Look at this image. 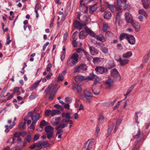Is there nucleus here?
I'll return each instance as SVG.
<instances>
[{
	"label": "nucleus",
	"instance_id": "52",
	"mask_svg": "<svg viewBox=\"0 0 150 150\" xmlns=\"http://www.w3.org/2000/svg\"><path fill=\"white\" fill-rule=\"evenodd\" d=\"M54 107L55 108L60 109L61 110L63 111V108L62 106L59 105L58 104H56L54 105Z\"/></svg>",
	"mask_w": 150,
	"mask_h": 150
},
{
	"label": "nucleus",
	"instance_id": "51",
	"mask_svg": "<svg viewBox=\"0 0 150 150\" xmlns=\"http://www.w3.org/2000/svg\"><path fill=\"white\" fill-rule=\"evenodd\" d=\"M140 131L139 129V130L138 131V132L135 135V137H134L136 139H138L140 137Z\"/></svg>",
	"mask_w": 150,
	"mask_h": 150
},
{
	"label": "nucleus",
	"instance_id": "16",
	"mask_svg": "<svg viewBox=\"0 0 150 150\" xmlns=\"http://www.w3.org/2000/svg\"><path fill=\"white\" fill-rule=\"evenodd\" d=\"M131 24L133 27L134 28L135 31L136 32H138L141 28V25L135 21H133Z\"/></svg>",
	"mask_w": 150,
	"mask_h": 150
},
{
	"label": "nucleus",
	"instance_id": "15",
	"mask_svg": "<svg viewBox=\"0 0 150 150\" xmlns=\"http://www.w3.org/2000/svg\"><path fill=\"white\" fill-rule=\"evenodd\" d=\"M127 37V40L130 44L132 45L135 44V39L132 35H129Z\"/></svg>",
	"mask_w": 150,
	"mask_h": 150
},
{
	"label": "nucleus",
	"instance_id": "4",
	"mask_svg": "<svg viewBox=\"0 0 150 150\" xmlns=\"http://www.w3.org/2000/svg\"><path fill=\"white\" fill-rule=\"evenodd\" d=\"M54 130V128L51 126H47L45 127V131L47 133L48 139H50L52 137Z\"/></svg>",
	"mask_w": 150,
	"mask_h": 150
},
{
	"label": "nucleus",
	"instance_id": "23",
	"mask_svg": "<svg viewBox=\"0 0 150 150\" xmlns=\"http://www.w3.org/2000/svg\"><path fill=\"white\" fill-rule=\"evenodd\" d=\"M96 38L102 42H105L106 41L105 39L104 36L101 34H100L96 36Z\"/></svg>",
	"mask_w": 150,
	"mask_h": 150
},
{
	"label": "nucleus",
	"instance_id": "50",
	"mask_svg": "<svg viewBox=\"0 0 150 150\" xmlns=\"http://www.w3.org/2000/svg\"><path fill=\"white\" fill-rule=\"evenodd\" d=\"M105 105L107 106H112L114 105V102H108L105 103Z\"/></svg>",
	"mask_w": 150,
	"mask_h": 150
},
{
	"label": "nucleus",
	"instance_id": "32",
	"mask_svg": "<svg viewBox=\"0 0 150 150\" xmlns=\"http://www.w3.org/2000/svg\"><path fill=\"white\" fill-rule=\"evenodd\" d=\"M62 122L64 123H66L67 125V124H72L73 123V122L72 120H70L69 119L67 120L65 119L62 120Z\"/></svg>",
	"mask_w": 150,
	"mask_h": 150
},
{
	"label": "nucleus",
	"instance_id": "3",
	"mask_svg": "<svg viewBox=\"0 0 150 150\" xmlns=\"http://www.w3.org/2000/svg\"><path fill=\"white\" fill-rule=\"evenodd\" d=\"M111 76L115 81H120L121 76L118 72L116 69H112L110 71Z\"/></svg>",
	"mask_w": 150,
	"mask_h": 150
},
{
	"label": "nucleus",
	"instance_id": "21",
	"mask_svg": "<svg viewBox=\"0 0 150 150\" xmlns=\"http://www.w3.org/2000/svg\"><path fill=\"white\" fill-rule=\"evenodd\" d=\"M145 8L148 9L150 7V1L149 0L142 2Z\"/></svg>",
	"mask_w": 150,
	"mask_h": 150
},
{
	"label": "nucleus",
	"instance_id": "6",
	"mask_svg": "<svg viewBox=\"0 0 150 150\" xmlns=\"http://www.w3.org/2000/svg\"><path fill=\"white\" fill-rule=\"evenodd\" d=\"M86 24L84 23H82L75 21L74 23V26L79 30H81L83 27L85 26Z\"/></svg>",
	"mask_w": 150,
	"mask_h": 150
},
{
	"label": "nucleus",
	"instance_id": "8",
	"mask_svg": "<svg viewBox=\"0 0 150 150\" xmlns=\"http://www.w3.org/2000/svg\"><path fill=\"white\" fill-rule=\"evenodd\" d=\"M124 15L125 21L127 23H131L134 21L133 17L132 15L129 13H125Z\"/></svg>",
	"mask_w": 150,
	"mask_h": 150
},
{
	"label": "nucleus",
	"instance_id": "37",
	"mask_svg": "<svg viewBox=\"0 0 150 150\" xmlns=\"http://www.w3.org/2000/svg\"><path fill=\"white\" fill-rule=\"evenodd\" d=\"M93 144V142L92 140L89 142L88 146L87 148V150H90L92 147Z\"/></svg>",
	"mask_w": 150,
	"mask_h": 150
},
{
	"label": "nucleus",
	"instance_id": "56",
	"mask_svg": "<svg viewBox=\"0 0 150 150\" xmlns=\"http://www.w3.org/2000/svg\"><path fill=\"white\" fill-rule=\"evenodd\" d=\"M100 58L99 57H95L93 59V62L94 63L99 62L100 61Z\"/></svg>",
	"mask_w": 150,
	"mask_h": 150
},
{
	"label": "nucleus",
	"instance_id": "12",
	"mask_svg": "<svg viewBox=\"0 0 150 150\" xmlns=\"http://www.w3.org/2000/svg\"><path fill=\"white\" fill-rule=\"evenodd\" d=\"M96 72L98 74H102L107 72V69L104 67H97L95 69Z\"/></svg>",
	"mask_w": 150,
	"mask_h": 150
},
{
	"label": "nucleus",
	"instance_id": "60",
	"mask_svg": "<svg viewBox=\"0 0 150 150\" xmlns=\"http://www.w3.org/2000/svg\"><path fill=\"white\" fill-rule=\"evenodd\" d=\"M64 79V77L63 76L61 75H60L58 77L57 80L58 81H62Z\"/></svg>",
	"mask_w": 150,
	"mask_h": 150
},
{
	"label": "nucleus",
	"instance_id": "14",
	"mask_svg": "<svg viewBox=\"0 0 150 150\" xmlns=\"http://www.w3.org/2000/svg\"><path fill=\"white\" fill-rule=\"evenodd\" d=\"M89 51L91 54L92 55H96L98 53V51L93 47L88 45Z\"/></svg>",
	"mask_w": 150,
	"mask_h": 150
},
{
	"label": "nucleus",
	"instance_id": "13",
	"mask_svg": "<svg viewBox=\"0 0 150 150\" xmlns=\"http://www.w3.org/2000/svg\"><path fill=\"white\" fill-rule=\"evenodd\" d=\"M85 97L87 101L90 103L91 101V98L92 97L91 93L88 91H84Z\"/></svg>",
	"mask_w": 150,
	"mask_h": 150
},
{
	"label": "nucleus",
	"instance_id": "64",
	"mask_svg": "<svg viewBox=\"0 0 150 150\" xmlns=\"http://www.w3.org/2000/svg\"><path fill=\"white\" fill-rule=\"evenodd\" d=\"M117 47L118 49L120 50H122L123 49V47L121 44H119L117 45Z\"/></svg>",
	"mask_w": 150,
	"mask_h": 150
},
{
	"label": "nucleus",
	"instance_id": "40",
	"mask_svg": "<svg viewBox=\"0 0 150 150\" xmlns=\"http://www.w3.org/2000/svg\"><path fill=\"white\" fill-rule=\"evenodd\" d=\"M48 125V122H46L44 120H42L40 122V125L42 127Z\"/></svg>",
	"mask_w": 150,
	"mask_h": 150
},
{
	"label": "nucleus",
	"instance_id": "47",
	"mask_svg": "<svg viewBox=\"0 0 150 150\" xmlns=\"http://www.w3.org/2000/svg\"><path fill=\"white\" fill-rule=\"evenodd\" d=\"M101 50L105 54H107L109 52L108 49L106 47H102Z\"/></svg>",
	"mask_w": 150,
	"mask_h": 150
},
{
	"label": "nucleus",
	"instance_id": "61",
	"mask_svg": "<svg viewBox=\"0 0 150 150\" xmlns=\"http://www.w3.org/2000/svg\"><path fill=\"white\" fill-rule=\"evenodd\" d=\"M37 96V95L35 94L34 95H31L29 97V99L30 100H33Z\"/></svg>",
	"mask_w": 150,
	"mask_h": 150
},
{
	"label": "nucleus",
	"instance_id": "26",
	"mask_svg": "<svg viewBox=\"0 0 150 150\" xmlns=\"http://www.w3.org/2000/svg\"><path fill=\"white\" fill-rule=\"evenodd\" d=\"M74 79L75 81L77 83L79 81L83 80L85 79V78L82 76L79 75L75 77Z\"/></svg>",
	"mask_w": 150,
	"mask_h": 150
},
{
	"label": "nucleus",
	"instance_id": "5",
	"mask_svg": "<svg viewBox=\"0 0 150 150\" xmlns=\"http://www.w3.org/2000/svg\"><path fill=\"white\" fill-rule=\"evenodd\" d=\"M88 79L91 80H94V82L93 84V88L94 87V86L96 85V84L98 83L100 81V79L96 76L94 74H91L88 76Z\"/></svg>",
	"mask_w": 150,
	"mask_h": 150
},
{
	"label": "nucleus",
	"instance_id": "58",
	"mask_svg": "<svg viewBox=\"0 0 150 150\" xmlns=\"http://www.w3.org/2000/svg\"><path fill=\"white\" fill-rule=\"evenodd\" d=\"M51 110H46L45 112V115L47 116H49L51 114Z\"/></svg>",
	"mask_w": 150,
	"mask_h": 150
},
{
	"label": "nucleus",
	"instance_id": "33",
	"mask_svg": "<svg viewBox=\"0 0 150 150\" xmlns=\"http://www.w3.org/2000/svg\"><path fill=\"white\" fill-rule=\"evenodd\" d=\"M61 113L58 110H51V115L52 116H53L57 115H59Z\"/></svg>",
	"mask_w": 150,
	"mask_h": 150
},
{
	"label": "nucleus",
	"instance_id": "59",
	"mask_svg": "<svg viewBox=\"0 0 150 150\" xmlns=\"http://www.w3.org/2000/svg\"><path fill=\"white\" fill-rule=\"evenodd\" d=\"M27 142L25 141L23 143V145L19 146V149H22V148L25 147L27 145Z\"/></svg>",
	"mask_w": 150,
	"mask_h": 150
},
{
	"label": "nucleus",
	"instance_id": "35",
	"mask_svg": "<svg viewBox=\"0 0 150 150\" xmlns=\"http://www.w3.org/2000/svg\"><path fill=\"white\" fill-rule=\"evenodd\" d=\"M124 4L125 5L123 7L124 10H129L131 8V6L129 5L126 4V3Z\"/></svg>",
	"mask_w": 150,
	"mask_h": 150
},
{
	"label": "nucleus",
	"instance_id": "38",
	"mask_svg": "<svg viewBox=\"0 0 150 150\" xmlns=\"http://www.w3.org/2000/svg\"><path fill=\"white\" fill-rule=\"evenodd\" d=\"M104 117L102 115H100L99 117V121L100 124H102L104 121Z\"/></svg>",
	"mask_w": 150,
	"mask_h": 150
},
{
	"label": "nucleus",
	"instance_id": "11",
	"mask_svg": "<svg viewBox=\"0 0 150 150\" xmlns=\"http://www.w3.org/2000/svg\"><path fill=\"white\" fill-rule=\"evenodd\" d=\"M61 117H59L53 118L51 121V123L53 126L58 125L60 122Z\"/></svg>",
	"mask_w": 150,
	"mask_h": 150
},
{
	"label": "nucleus",
	"instance_id": "34",
	"mask_svg": "<svg viewBox=\"0 0 150 150\" xmlns=\"http://www.w3.org/2000/svg\"><path fill=\"white\" fill-rule=\"evenodd\" d=\"M53 86V83H51L50 85L48 86L47 88L45 89V92H46L47 93H48Z\"/></svg>",
	"mask_w": 150,
	"mask_h": 150
},
{
	"label": "nucleus",
	"instance_id": "24",
	"mask_svg": "<svg viewBox=\"0 0 150 150\" xmlns=\"http://www.w3.org/2000/svg\"><path fill=\"white\" fill-rule=\"evenodd\" d=\"M41 81V79L38 81L36 82L30 88V89L31 90L33 91L39 85L40 82Z\"/></svg>",
	"mask_w": 150,
	"mask_h": 150
},
{
	"label": "nucleus",
	"instance_id": "9",
	"mask_svg": "<svg viewBox=\"0 0 150 150\" xmlns=\"http://www.w3.org/2000/svg\"><path fill=\"white\" fill-rule=\"evenodd\" d=\"M123 4L120 0H116L114 3V7L116 11L120 10L122 9V5Z\"/></svg>",
	"mask_w": 150,
	"mask_h": 150
},
{
	"label": "nucleus",
	"instance_id": "2",
	"mask_svg": "<svg viewBox=\"0 0 150 150\" xmlns=\"http://www.w3.org/2000/svg\"><path fill=\"white\" fill-rule=\"evenodd\" d=\"M85 30L86 32L83 30H82L80 32L79 35V38L80 39H83L85 38L87 35V33L90 35L92 37H95V33L87 27H85Z\"/></svg>",
	"mask_w": 150,
	"mask_h": 150
},
{
	"label": "nucleus",
	"instance_id": "25",
	"mask_svg": "<svg viewBox=\"0 0 150 150\" xmlns=\"http://www.w3.org/2000/svg\"><path fill=\"white\" fill-rule=\"evenodd\" d=\"M132 54V53L131 51H128L124 53L123 54L122 56L124 58H128L131 56Z\"/></svg>",
	"mask_w": 150,
	"mask_h": 150
},
{
	"label": "nucleus",
	"instance_id": "54",
	"mask_svg": "<svg viewBox=\"0 0 150 150\" xmlns=\"http://www.w3.org/2000/svg\"><path fill=\"white\" fill-rule=\"evenodd\" d=\"M120 102L121 101H120L117 102V103L116 104V105L113 108V110H114L116 109H118V108L119 106L120 105Z\"/></svg>",
	"mask_w": 150,
	"mask_h": 150
},
{
	"label": "nucleus",
	"instance_id": "30",
	"mask_svg": "<svg viewBox=\"0 0 150 150\" xmlns=\"http://www.w3.org/2000/svg\"><path fill=\"white\" fill-rule=\"evenodd\" d=\"M138 13L139 14L143 15L146 18L148 16L146 13L143 9H139L138 11Z\"/></svg>",
	"mask_w": 150,
	"mask_h": 150
},
{
	"label": "nucleus",
	"instance_id": "48",
	"mask_svg": "<svg viewBox=\"0 0 150 150\" xmlns=\"http://www.w3.org/2000/svg\"><path fill=\"white\" fill-rule=\"evenodd\" d=\"M77 33L76 32H74L72 35V38L73 40H76L78 37V36L77 35Z\"/></svg>",
	"mask_w": 150,
	"mask_h": 150
},
{
	"label": "nucleus",
	"instance_id": "55",
	"mask_svg": "<svg viewBox=\"0 0 150 150\" xmlns=\"http://www.w3.org/2000/svg\"><path fill=\"white\" fill-rule=\"evenodd\" d=\"M150 57V51L149 52L146 56L145 57L144 59V61L146 62L149 59Z\"/></svg>",
	"mask_w": 150,
	"mask_h": 150
},
{
	"label": "nucleus",
	"instance_id": "36",
	"mask_svg": "<svg viewBox=\"0 0 150 150\" xmlns=\"http://www.w3.org/2000/svg\"><path fill=\"white\" fill-rule=\"evenodd\" d=\"M113 81L112 79H110L106 81V83L109 86H112L113 84Z\"/></svg>",
	"mask_w": 150,
	"mask_h": 150
},
{
	"label": "nucleus",
	"instance_id": "39",
	"mask_svg": "<svg viewBox=\"0 0 150 150\" xmlns=\"http://www.w3.org/2000/svg\"><path fill=\"white\" fill-rule=\"evenodd\" d=\"M81 70L79 65L76 67L74 69V73H76L79 72Z\"/></svg>",
	"mask_w": 150,
	"mask_h": 150
},
{
	"label": "nucleus",
	"instance_id": "42",
	"mask_svg": "<svg viewBox=\"0 0 150 150\" xmlns=\"http://www.w3.org/2000/svg\"><path fill=\"white\" fill-rule=\"evenodd\" d=\"M31 140V136L30 134H28L27 137L24 139V141H26L27 142H30Z\"/></svg>",
	"mask_w": 150,
	"mask_h": 150
},
{
	"label": "nucleus",
	"instance_id": "22",
	"mask_svg": "<svg viewBox=\"0 0 150 150\" xmlns=\"http://www.w3.org/2000/svg\"><path fill=\"white\" fill-rule=\"evenodd\" d=\"M72 88L74 90H76L79 93H80L81 92V88L78 85L74 84L72 86Z\"/></svg>",
	"mask_w": 150,
	"mask_h": 150
},
{
	"label": "nucleus",
	"instance_id": "44",
	"mask_svg": "<svg viewBox=\"0 0 150 150\" xmlns=\"http://www.w3.org/2000/svg\"><path fill=\"white\" fill-rule=\"evenodd\" d=\"M60 128H58L57 129V126L56 127V129L57 130V133H56V136H57V134H60L61 133H62L63 132V130L62 129H60Z\"/></svg>",
	"mask_w": 150,
	"mask_h": 150
},
{
	"label": "nucleus",
	"instance_id": "28",
	"mask_svg": "<svg viewBox=\"0 0 150 150\" xmlns=\"http://www.w3.org/2000/svg\"><path fill=\"white\" fill-rule=\"evenodd\" d=\"M97 8V5L96 3L90 8L89 11L90 13H93L96 10Z\"/></svg>",
	"mask_w": 150,
	"mask_h": 150
},
{
	"label": "nucleus",
	"instance_id": "17",
	"mask_svg": "<svg viewBox=\"0 0 150 150\" xmlns=\"http://www.w3.org/2000/svg\"><path fill=\"white\" fill-rule=\"evenodd\" d=\"M105 4L107 8H109L112 12H114V6L113 4H111L107 1L105 2Z\"/></svg>",
	"mask_w": 150,
	"mask_h": 150
},
{
	"label": "nucleus",
	"instance_id": "49",
	"mask_svg": "<svg viewBox=\"0 0 150 150\" xmlns=\"http://www.w3.org/2000/svg\"><path fill=\"white\" fill-rule=\"evenodd\" d=\"M25 122H21L20 124L19 125V127L21 129H25Z\"/></svg>",
	"mask_w": 150,
	"mask_h": 150
},
{
	"label": "nucleus",
	"instance_id": "20",
	"mask_svg": "<svg viewBox=\"0 0 150 150\" xmlns=\"http://www.w3.org/2000/svg\"><path fill=\"white\" fill-rule=\"evenodd\" d=\"M121 13V12L119 11L117 13L116 15L115 22L118 23L119 24L120 22Z\"/></svg>",
	"mask_w": 150,
	"mask_h": 150
},
{
	"label": "nucleus",
	"instance_id": "46",
	"mask_svg": "<svg viewBox=\"0 0 150 150\" xmlns=\"http://www.w3.org/2000/svg\"><path fill=\"white\" fill-rule=\"evenodd\" d=\"M108 28V25L107 24L104 23L103 24V30L104 32L107 30Z\"/></svg>",
	"mask_w": 150,
	"mask_h": 150
},
{
	"label": "nucleus",
	"instance_id": "10",
	"mask_svg": "<svg viewBox=\"0 0 150 150\" xmlns=\"http://www.w3.org/2000/svg\"><path fill=\"white\" fill-rule=\"evenodd\" d=\"M49 144L47 143V142L39 141L36 143V147L38 148H41L42 147H45L49 146Z\"/></svg>",
	"mask_w": 150,
	"mask_h": 150
},
{
	"label": "nucleus",
	"instance_id": "43",
	"mask_svg": "<svg viewBox=\"0 0 150 150\" xmlns=\"http://www.w3.org/2000/svg\"><path fill=\"white\" fill-rule=\"evenodd\" d=\"M81 69L83 71L86 70L87 69V67L85 64H81L79 65Z\"/></svg>",
	"mask_w": 150,
	"mask_h": 150
},
{
	"label": "nucleus",
	"instance_id": "62",
	"mask_svg": "<svg viewBox=\"0 0 150 150\" xmlns=\"http://www.w3.org/2000/svg\"><path fill=\"white\" fill-rule=\"evenodd\" d=\"M39 138V136L38 134H35L34 136L33 140L34 141H36Z\"/></svg>",
	"mask_w": 150,
	"mask_h": 150
},
{
	"label": "nucleus",
	"instance_id": "53",
	"mask_svg": "<svg viewBox=\"0 0 150 150\" xmlns=\"http://www.w3.org/2000/svg\"><path fill=\"white\" fill-rule=\"evenodd\" d=\"M134 86L133 85H132L129 88L127 91V95H128L132 91L134 88Z\"/></svg>",
	"mask_w": 150,
	"mask_h": 150
},
{
	"label": "nucleus",
	"instance_id": "1",
	"mask_svg": "<svg viewBox=\"0 0 150 150\" xmlns=\"http://www.w3.org/2000/svg\"><path fill=\"white\" fill-rule=\"evenodd\" d=\"M79 55L76 53L73 54L67 61V64L70 67L74 66L78 62Z\"/></svg>",
	"mask_w": 150,
	"mask_h": 150
},
{
	"label": "nucleus",
	"instance_id": "7",
	"mask_svg": "<svg viewBox=\"0 0 150 150\" xmlns=\"http://www.w3.org/2000/svg\"><path fill=\"white\" fill-rule=\"evenodd\" d=\"M116 60L120 63V64L121 66L123 67L128 64L129 62V60L127 59H122L120 57Z\"/></svg>",
	"mask_w": 150,
	"mask_h": 150
},
{
	"label": "nucleus",
	"instance_id": "63",
	"mask_svg": "<svg viewBox=\"0 0 150 150\" xmlns=\"http://www.w3.org/2000/svg\"><path fill=\"white\" fill-rule=\"evenodd\" d=\"M65 56V52H63L60 57L62 61L64 59Z\"/></svg>",
	"mask_w": 150,
	"mask_h": 150
},
{
	"label": "nucleus",
	"instance_id": "41",
	"mask_svg": "<svg viewBox=\"0 0 150 150\" xmlns=\"http://www.w3.org/2000/svg\"><path fill=\"white\" fill-rule=\"evenodd\" d=\"M67 126V124L63 122V123H61L59 126H57V129L58 128H63Z\"/></svg>",
	"mask_w": 150,
	"mask_h": 150
},
{
	"label": "nucleus",
	"instance_id": "45",
	"mask_svg": "<svg viewBox=\"0 0 150 150\" xmlns=\"http://www.w3.org/2000/svg\"><path fill=\"white\" fill-rule=\"evenodd\" d=\"M52 67V64L51 63H49L46 67V70L47 71L50 73L51 71V68Z\"/></svg>",
	"mask_w": 150,
	"mask_h": 150
},
{
	"label": "nucleus",
	"instance_id": "57",
	"mask_svg": "<svg viewBox=\"0 0 150 150\" xmlns=\"http://www.w3.org/2000/svg\"><path fill=\"white\" fill-rule=\"evenodd\" d=\"M113 126H114V125L113 124ZM113 127V126H112V127H109L108 129V133H107V134H108V136H109L110 135V134L111 133V132H112V127Z\"/></svg>",
	"mask_w": 150,
	"mask_h": 150
},
{
	"label": "nucleus",
	"instance_id": "18",
	"mask_svg": "<svg viewBox=\"0 0 150 150\" xmlns=\"http://www.w3.org/2000/svg\"><path fill=\"white\" fill-rule=\"evenodd\" d=\"M40 118V115L38 113H36L35 115H33L31 117V119L32 122L36 123V122Z\"/></svg>",
	"mask_w": 150,
	"mask_h": 150
},
{
	"label": "nucleus",
	"instance_id": "29",
	"mask_svg": "<svg viewBox=\"0 0 150 150\" xmlns=\"http://www.w3.org/2000/svg\"><path fill=\"white\" fill-rule=\"evenodd\" d=\"M95 85L94 86V87L93 88V85L92 86V90L93 92V93L96 95H98L99 94L100 91V89H96L95 88Z\"/></svg>",
	"mask_w": 150,
	"mask_h": 150
},
{
	"label": "nucleus",
	"instance_id": "19",
	"mask_svg": "<svg viewBox=\"0 0 150 150\" xmlns=\"http://www.w3.org/2000/svg\"><path fill=\"white\" fill-rule=\"evenodd\" d=\"M112 16V14L110 11H105L104 13V18L106 19H110Z\"/></svg>",
	"mask_w": 150,
	"mask_h": 150
},
{
	"label": "nucleus",
	"instance_id": "27",
	"mask_svg": "<svg viewBox=\"0 0 150 150\" xmlns=\"http://www.w3.org/2000/svg\"><path fill=\"white\" fill-rule=\"evenodd\" d=\"M62 115L63 117H65L68 119H70L72 117L70 115V112L66 113L63 112L62 113Z\"/></svg>",
	"mask_w": 150,
	"mask_h": 150
},
{
	"label": "nucleus",
	"instance_id": "31",
	"mask_svg": "<svg viewBox=\"0 0 150 150\" xmlns=\"http://www.w3.org/2000/svg\"><path fill=\"white\" fill-rule=\"evenodd\" d=\"M129 35L128 34L125 33H122L120 34V39L121 40L126 38L127 39Z\"/></svg>",
	"mask_w": 150,
	"mask_h": 150
}]
</instances>
